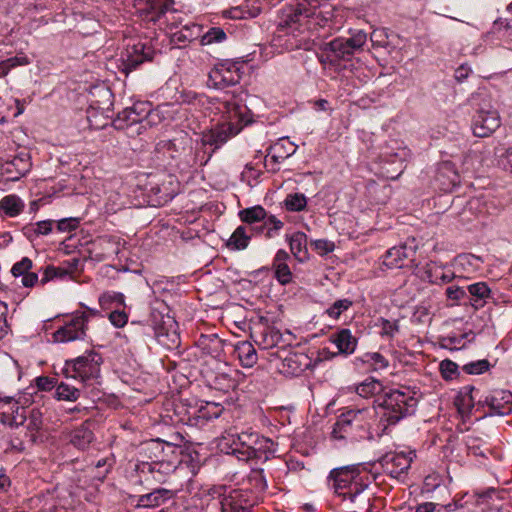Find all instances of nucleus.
<instances>
[{"mask_svg": "<svg viewBox=\"0 0 512 512\" xmlns=\"http://www.w3.org/2000/svg\"><path fill=\"white\" fill-rule=\"evenodd\" d=\"M242 91H225L219 100L218 109L223 114L224 121L210 130L202 133V144L220 148L230 138L238 135L241 130L253 122V114L243 104Z\"/></svg>", "mask_w": 512, "mask_h": 512, "instance_id": "obj_1", "label": "nucleus"}, {"mask_svg": "<svg viewBox=\"0 0 512 512\" xmlns=\"http://www.w3.org/2000/svg\"><path fill=\"white\" fill-rule=\"evenodd\" d=\"M377 414L374 406L346 409L338 415L331 431V438L352 443L372 439L370 426Z\"/></svg>", "mask_w": 512, "mask_h": 512, "instance_id": "obj_2", "label": "nucleus"}, {"mask_svg": "<svg viewBox=\"0 0 512 512\" xmlns=\"http://www.w3.org/2000/svg\"><path fill=\"white\" fill-rule=\"evenodd\" d=\"M417 400L408 393L400 390H391L386 393L379 404L381 409L378 427L380 435L387 434L390 426L396 425L400 420L412 414Z\"/></svg>", "mask_w": 512, "mask_h": 512, "instance_id": "obj_3", "label": "nucleus"}, {"mask_svg": "<svg viewBox=\"0 0 512 512\" xmlns=\"http://www.w3.org/2000/svg\"><path fill=\"white\" fill-rule=\"evenodd\" d=\"M213 496L207 503V512H251L253 506L248 495L242 490L226 491L224 487L215 489Z\"/></svg>", "mask_w": 512, "mask_h": 512, "instance_id": "obj_4", "label": "nucleus"}, {"mask_svg": "<svg viewBox=\"0 0 512 512\" xmlns=\"http://www.w3.org/2000/svg\"><path fill=\"white\" fill-rule=\"evenodd\" d=\"M360 465H346L332 469L327 476V486L333 493L346 501L348 492L363 483Z\"/></svg>", "mask_w": 512, "mask_h": 512, "instance_id": "obj_5", "label": "nucleus"}, {"mask_svg": "<svg viewBox=\"0 0 512 512\" xmlns=\"http://www.w3.org/2000/svg\"><path fill=\"white\" fill-rule=\"evenodd\" d=\"M101 363V355L94 351H89L76 359L67 360L64 366V373L66 377L86 382L99 377Z\"/></svg>", "mask_w": 512, "mask_h": 512, "instance_id": "obj_6", "label": "nucleus"}, {"mask_svg": "<svg viewBox=\"0 0 512 512\" xmlns=\"http://www.w3.org/2000/svg\"><path fill=\"white\" fill-rule=\"evenodd\" d=\"M244 61L224 60L214 65L208 75L209 83L217 89L239 84L244 74Z\"/></svg>", "mask_w": 512, "mask_h": 512, "instance_id": "obj_7", "label": "nucleus"}, {"mask_svg": "<svg viewBox=\"0 0 512 512\" xmlns=\"http://www.w3.org/2000/svg\"><path fill=\"white\" fill-rule=\"evenodd\" d=\"M313 15L314 12L304 3L287 4L278 11L277 29L293 33L300 28L304 19Z\"/></svg>", "mask_w": 512, "mask_h": 512, "instance_id": "obj_8", "label": "nucleus"}, {"mask_svg": "<svg viewBox=\"0 0 512 512\" xmlns=\"http://www.w3.org/2000/svg\"><path fill=\"white\" fill-rule=\"evenodd\" d=\"M367 35L357 31L349 38H335L327 44L331 56L337 60H349L366 43Z\"/></svg>", "mask_w": 512, "mask_h": 512, "instance_id": "obj_9", "label": "nucleus"}, {"mask_svg": "<svg viewBox=\"0 0 512 512\" xmlns=\"http://www.w3.org/2000/svg\"><path fill=\"white\" fill-rule=\"evenodd\" d=\"M88 316L85 312H76L72 318L53 333V339L58 343L83 339L86 335Z\"/></svg>", "mask_w": 512, "mask_h": 512, "instance_id": "obj_10", "label": "nucleus"}, {"mask_svg": "<svg viewBox=\"0 0 512 512\" xmlns=\"http://www.w3.org/2000/svg\"><path fill=\"white\" fill-rule=\"evenodd\" d=\"M412 453L388 452L379 459L383 471L392 478L404 481L412 463Z\"/></svg>", "mask_w": 512, "mask_h": 512, "instance_id": "obj_11", "label": "nucleus"}, {"mask_svg": "<svg viewBox=\"0 0 512 512\" xmlns=\"http://www.w3.org/2000/svg\"><path fill=\"white\" fill-rule=\"evenodd\" d=\"M416 248L403 244L390 248L383 256L382 264L388 269H413L415 263Z\"/></svg>", "mask_w": 512, "mask_h": 512, "instance_id": "obj_12", "label": "nucleus"}, {"mask_svg": "<svg viewBox=\"0 0 512 512\" xmlns=\"http://www.w3.org/2000/svg\"><path fill=\"white\" fill-rule=\"evenodd\" d=\"M155 50L148 43L137 42L128 45L122 59V71L126 74L135 70L140 64L152 61Z\"/></svg>", "mask_w": 512, "mask_h": 512, "instance_id": "obj_13", "label": "nucleus"}, {"mask_svg": "<svg viewBox=\"0 0 512 512\" xmlns=\"http://www.w3.org/2000/svg\"><path fill=\"white\" fill-rule=\"evenodd\" d=\"M501 125L499 112L494 108H480L473 118V134L484 138L493 134Z\"/></svg>", "mask_w": 512, "mask_h": 512, "instance_id": "obj_14", "label": "nucleus"}, {"mask_svg": "<svg viewBox=\"0 0 512 512\" xmlns=\"http://www.w3.org/2000/svg\"><path fill=\"white\" fill-rule=\"evenodd\" d=\"M179 461L168 460L164 462L145 461L138 465V471L146 481L164 483L166 477L175 471Z\"/></svg>", "mask_w": 512, "mask_h": 512, "instance_id": "obj_15", "label": "nucleus"}, {"mask_svg": "<svg viewBox=\"0 0 512 512\" xmlns=\"http://www.w3.org/2000/svg\"><path fill=\"white\" fill-rule=\"evenodd\" d=\"M0 422L11 427L24 425L26 409L11 397L0 398Z\"/></svg>", "mask_w": 512, "mask_h": 512, "instance_id": "obj_16", "label": "nucleus"}, {"mask_svg": "<svg viewBox=\"0 0 512 512\" xmlns=\"http://www.w3.org/2000/svg\"><path fill=\"white\" fill-rule=\"evenodd\" d=\"M149 102H136L131 107H127L118 113L113 121V125L117 129H125L128 126L142 122L145 115L149 114Z\"/></svg>", "mask_w": 512, "mask_h": 512, "instance_id": "obj_17", "label": "nucleus"}, {"mask_svg": "<svg viewBox=\"0 0 512 512\" xmlns=\"http://www.w3.org/2000/svg\"><path fill=\"white\" fill-rule=\"evenodd\" d=\"M144 451L148 455L151 462H164L168 460H178V447L162 441L160 439L151 440L144 446Z\"/></svg>", "mask_w": 512, "mask_h": 512, "instance_id": "obj_18", "label": "nucleus"}, {"mask_svg": "<svg viewBox=\"0 0 512 512\" xmlns=\"http://www.w3.org/2000/svg\"><path fill=\"white\" fill-rule=\"evenodd\" d=\"M273 445V441L269 438L253 432L245 461L257 460L262 463L266 462L274 454Z\"/></svg>", "mask_w": 512, "mask_h": 512, "instance_id": "obj_19", "label": "nucleus"}, {"mask_svg": "<svg viewBox=\"0 0 512 512\" xmlns=\"http://www.w3.org/2000/svg\"><path fill=\"white\" fill-rule=\"evenodd\" d=\"M352 492H348L346 501L355 506L356 511L361 512H377L375 511V499L369 489V485L361 483L358 487L354 486Z\"/></svg>", "mask_w": 512, "mask_h": 512, "instance_id": "obj_20", "label": "nucleus"}, {"mask_svg": "<svg viewBox=\"0 0 512 512\" xmlns=\"http://www.w3.org/2000/svg\"><path fill=\"white\" fill-rule=\"evenodd\" d=\"M297 150V146H295L292 142L281 139L279 142L274 144L268 149V154L266 155L265 165L268 167L271 165L270 170L272 172H277L279 170L278 167H275L277 164L281 163L285 159L292 156Z\"/></svg>", "mask_w": 512, "mask_h": 512, "instance_id": "obj_21", "label": "nucleus"}, {"mask_svg": "<svg viewBox=\"0 0 512 512\" xmlns=\"http://www.w3.org/2000/svg\"><path fill=\"white\" fill-rule=\"evenodd\" d=\"M31 168L29 156L27 154H20L13 159L5 161L1 165L3 175L9 181H17L24 176Z\"/></svg>", "mask_w": 512, "mask_h": 512, "instance_id": "obj_22", "label": "nucleus"}, {"mask_svg": "<svg viewBox=\"0 0 512 512\" xmlns=\"http://www.w3.org/2000/svg\"><path fill=\"white\" fill-rule=\"evenodd\" d=\"M174 416L176 423H182L191 427H198L197 401L192 404L188 399H182L174 404Z\"/></svg>", "mask_w": 512, "mask_h": 512, "instance_id": "obj_23", "label": "nucleus"}, {"mask_svg": "<svg viewBox=\"0 0 512 512\" xmlns=\"http://www.w3.org/2000/svg\"><path fill=\"white\" fill-rule=\"evenodd\" d=\"M252 435V431H243L241 433L228 432L227 436H224V439L230 442L232 454L239 460L245 461Z\"/></svg>", "mask_w": 512, "mask_h": 512, "instance_id": "obj_24", "label": "nucleus"}, {"mask_svg": "<svg viewBox=\"0 0 512 512\" xmlns=\"http://www.w3.org/2000/svg\"><path fill=\"white\" fill-rule=\"evenodd\" d=\"M174 496L172 490L157 488L152 492L140 495L136 498V508H156L164 504Z\"/></svg>", "mask_w": 512, "mask_h": 512, "instance_id": "obj_25", "label": "nucleus"}, {"mask_svg": "<svg viewBox=\"0 0 512 512\" xmlns=\"http://www.w3.org/2000/svg\"><path fill=\"white\" fill-rule=\"evenodd\" d=\"M330 340L334 343L338 349V354L350 355L352 354L356 347L358 340L355 336L352 335V332L343 328L337 331L336 333L330 336ZM337 353H332L331 357L336 356Z\"/></svg>", "mask_w": 512, "mask_h": 512, "instance_id": "obj_26", "label": "nucleus"}, {"mask_svg": "<svg viewBox=\"0 0 512 512\" xmlns=\"http://www.w3.org/2000/svg\"><path fill=\"white\" fill-rule=\"evenodd\" d=\"M289 259L290 256L285 250H278L273 260L275 278L282 285H286L292 281V272L287 265V260Z\"/></svg>", "mask_w": 512, "mask_h": 512, "instance_id": "obj_27", "label": "nucleus"}, {"mask_svg": "<svg viewBox=\"0 0 512 512\" xmlns=\"http://www.w3.org/2000/svg\"><path fill=\"white\" fill-rule=\"evenodd\" d=\"M256 233L254 226H238L228 239L226 246L230 250H243L248 247L251 236Z\"/></svg>", "mask_w": 512, "mask_h": 512, "instance_id": "obj_28", "label": "nucleus"}, {"mask_svg": "<svg viewBox=\"0 0 512 512\" xmlns=\"http://www.w3.org/2000/svg\"><path fill=\"white\" fill-rule=\"evenodd\" d=\"M94 439V433L88 423L82 424L70 433V443L80 450L89 448Z\"/></svg>", "mask_w": 512, "mask_h": 512, "instance_id": "obj_29", "label": "nucleus"}, {"mask_svg": "<svg viewBox=\"0 0 512 512\" xmlns=\"http://www.w3.org/2000/svg\"><path fill=\"white\" fill-rule=\"evenodd\" d=\"M224 408L215 402H197L198 428L203 427L209 420L218 418Z\"/></svg>", "mask_w": 512, "mask_h": 512, "instance_id": "obj_30", "label": "nucleus"}, {"mask_svg": "<svg viewBox=\"0 0 512 512\" xmlns=\"http://www.w3.org/2000/svg\"><path fill=\"white\" fill-rule=\"evenodd\" d=\"M234 354L243 367L250 368L257 363L258 355L254 346L248 341L239 342L234 349Z\"/></svg>", "mask_w": 512, "mask_h": 512, "instance_id": "obj_31", "label": "nucleus"}, {"mask_svg": "<svg viewBox=\"0 0 512 512\" xmlns=\"http://www.w3.org/2000/svg\"><path fill=\"white\" fill-rule=\"evenodd\" d=\"M467 290L471 295L473 306L475 308L483 307L491 297V290L486 282H476L468 285Z\"/></svg>", "mask_w": 512, "mask_h": 512, "instance_id": "obj_32", "label": "nucleus"}, {"mask_svg": "<svg viewBox=\"0 0 512 512\" xmlns=\"http://www.w3.org/2000/svg\"><path fill=\"white\" fill-rule=\"evenodd\" d=\"M26 430L27 436L30 442L35 443L37 441V434L43 426V415L39 409L33 408L26 414Z\"/></svg>", "mask_w": 512, "mask_h": 512, "instance_id": "obj_33", "label": "nucleus"}, {"mask_svg": "<svg viewBox=\"0 0 512 512\" xmlns=\"http://www.w3.org/2000/svg\"><path fill=\"white\" fill-rule=\"evenodd\" d=\"M502 401L505 404H509L512 401V394L505 393L504 391H495L492 395L486 396L483 400L491 410L497 414L504 415L506 413V408Z\"/></svg>", "mask_w": 512, "mask_h": 512, "instance_id": "obj_34", "label": "nucleus"}, {"mask_svg": "<svg viewBox=\"0 0 512 512\" xmlns=\"http://www.w3.org/2000/svg\"><path fill=\"white\" fill-rule=\"evenodd\" d=\"M23 209L24 203L16 195H7L0 200V211L8 217H16Z\"/></svg>", "mask_w": 512, "mask_h": 512, "instance_id": "obj_35", "label": "nucleus"}, {"mask_svg": "<svg viewBox=\"0 0 512 512\" xmlns=\"http://www.w3.org/2000/svg\"><path fill=\"white\" fill-rule=\"evenodd\" d=\"M475 388L473 386L464 387L458 395L455 397L454 404L457 407L459 413L467 414L471 411L474 406V395Z\"/></svg>", "mask_w": 512, "mask_h": 512, "instance_id": "obj_36", "label": "nucleus"}, {"mask_svg": "<svg viewBox=\"0 0 512 512\" xmlns=\"http://www.w3.org/2000/svg\"><path fill=\"white\" fill-rule=\"evenodd\" d=\"M155 338L166 349L172 350L180 345V337L176 331H170L164 327L155 328Z\"/></svg>", "mask_w": 512, "mask_h": 512, "instance_id": "obj_37", "label": "nucleus"}, {"mask_svg": "<svg viewBox=\"0 0 512 512\" xmlns=\"http://www.w3.org/2000/svg\"><path fill=\"white\" fill-rule=\"evenodd\" d=\"M200 27L196 24L185 25L179 31H176L171 36V41L175 44H184L191 42L199 36Z\"/></svg>", "mask_w": 512, "mask_h": 512, "instance_id": "obj_38", "label": "nucleus"}, {"mask_svg": "<svg viewBox=\"0 0 512 512\" xmlns=\"http://www.w3.org/2000/svg\"><path fill=\"white\" fill-rule=\"evenodd\" d=\"M307 237L304 233L297 232L290 237L289 245L292 254L299 261H303L307 254Z\"/></svg>", "mask_w": 512, "mask_h": 512, "instance_id": "obj_39", "label": "nucleus"}, {"mask_svg": "<svg viewBox=\"0 0 512 512\" xmlns=\"http://www.w3.org/2000/svg\"><path fill=\"white\" fill-rule=\"evenodd\" d=\"M382 389L383 385L380 381L369 377L356 387V393L363 398H369L379 394Z\"/></svg>", "mask_w": 512, "mask_h": 512, "instance_id": "obj_40", "label": "nucleus"}, {"mask_svg": "<svg viewBox=\"0 0 512 512\" xmlns=\"http://www.w3.org/2000/svg\"><path fill=\"white\" fill-rule=\"evenodd\" d=\"M239 218L242 222L252 225L254 223L263 221L266 219V211L260 206H253L250 208L243 209L239 212Z\"/></svg>", "mask_w": 512, "mask_h": 512, "instance_id": "obj_41", "label": "nucleus"}, {"mask_svg": "<svg viewBox=\"0 0 512 512\" xmlns=\"http://www.w3.org/2000/svg\"><path fill=\"white\" fill-rule=\"evenodd\" d=\"M468 454L475 457L487 458L490 453L488 445L478 437L469 436L466 441Z\"/></svg>", "mask_w": 512, "mask_h": 512, "instance_id": "obj_42", "label": "nucleus"}, {"mask_svg": "<svg viewBox=\"0 0 512 512\" xmlns=\"http://www.w3.org/2000/svg\"><path fill=\"white\" fill-rule=\"evenodd\" d=\"M80 390L64 382L56 386L55 398L57 400L75 402L80 397Z\"/></svg>", "mask_w": 512, "mask_h": 512, "instance_id": "obj_43", "label": "nucleus"}, {"mask_svg": "<svg viewBox=\"0 0 512 512\" xmlns=\"http://www.w3.org/2000/svg\"><path fill=\"white\" fill-rule=\"evenodd\" d=\"M442 177H447L448 185H456L459 182V175L453 163L446 161L439 165L437 171V179L441 180Z\"/></svg>", "mask_w": 512, "mask_h": 512, "instance_id": "obj_44", "label": "nucleus"}, {"mask_svg": "<svg viewBox=\"0 0 512 512\" xmlns=\"http://www.w3.org/2000/svg\"><path fill=\"white\" fill-rule=\"evenodd\" d=\"M357 360L361 361L363 364H369L373 370H382L388 367V360L380 353H366L362 357Z\"/></svg>", "mask_w": 512, "mask_h": 512, "instance_id": "obj_45", "label": "nucleus"}, {"mask_svg": "<svg viewBox=\"0 0 512 512\" xmlns=\"http://www.w3.org/2000/svg\"><path fill=\"white\" fill-rule=\"evenodd\" d=\"M306 360V357L302 354H291L283 360V367L288 368V372L297 375L304 371L301 360Z\"/></svg>", "mask_w": 512, "mask_h": 512, "instance_id": "obj_46", "label": "nucleus"}, {"mask_svg": "<svg viewBox=\"0 0 512 512\" xmlns=\"http://www.w3.org/2000/svg\"><path fill=\"white\" fill-rule=\"evenodd\" d=\"M353 302L348 298L336 300L325 313L332 319H338L341 314L352 307Z\"/></svg>", "mask_w": 512, "mask_h": 512, "instance_id": "obj_47", "label": "nucleus"}, {"mask_svg": "<svg viewBox=\"0 0 512 512\" xmlns=\"http://www.w3.org/2000/svg\"><path fill=\"white\" fill-rule=\"evenodd\" d=\"M68 276L67 270L60 266L48 265L43 272V277L40 280L41 285H45L47 282L53 279H64Z\"/></svg>", "mask_w": 512, "mask_h": 512, "instance_id": "obj_48", "label": "nucleus"}, {"mask_svg": "<svg viewBox=\"0 0 512 512\" xmlns=\"http://www.w3.org/2000/svg\"><path fill=\"white\" fill-rule=\"evenodd\" d=\"M125 300L122 293L105 292L99 297V305L102 309H110L111 304L116 303L118 306H124Z\"/></svg>", "mask_w": 512, "mask_h": 512, "instance_id": "obj_49", "label": "nucleus"}, {"mask_svg": "<svg viewBox=\"0 0 512 512\" xmlns=\"http://www.w3.org/2000/svg\"><path fill=\"white\" fill-rule=\"evenodd\" d=\"M306 205L307 200L304 194H289L285 199V206L288 211H302L305 209Z\"/></svg>", "mask_w": 512, "mask_h": 512, "instance_id": "obj_50", "label": "nucleus"}, {"mask_svg": "<svg viewBox=\"0 0 512 512\" xmlns=\"http://www.w3.org/2000/svg\"><path fill=\"white\" fill-rule=\"evenodd\" d=\"M490 367L491 364L487 359H481L464 364L462 370L469 375H480L488 371Z\"/></svg>", "mask_w": 512, "mask_h": 512, "instance_id": "obj_51", "label": "nucleus"}, {"mask_svg": "<svg viewBox=\"0 0 512 512\" xmlns=\"http://www.w3.org/2000/svg\"><path fill=\"white\" fill-rule=\"evenodd\" d=\"M493 32L501 39L512 41V22L498 19L493 24Z\"/></svg>", "mask_w": 512, "mask_h": 512, "instance_id": "obj_52", "label": "nucleus"}, {"mask_svg": "<svg viewBox=\"0 0 512 512\" xmlns=\"http://www.w3.org/2000/svg\"><path fill=\"white\" fill-rule=\"evenodd\" d=\"M442 377L445 380H453L459 376V366L452 360L445 359L439 365Z\"/></svg>", "mask_w": 512, "mask_h": 512, "instance_id": "obj_53", "label": "nucleus"}, {"mask_svg": "<svg viewBox=\"0 0 512 512\" xmlns=\"http://www.w3.org/2000/svg\"><path fill=\"white\" fill-rule=\"evenodd\" d=\"M226 39V33L222 28L213 27L210 28L202 37H201V45H209L212 43H219Z\"/></svg>", "mask_w": 512, "mask_h": 512, "instance_id": "obj_54", "label": "nucleus"}, {"mask_svg": "<svg viewBox=\"0 0 512 512\" xmlns=\"http://www.w3.org/2000/svg\"><path fill=\"white\" fill-rule=\"evenodd\" d=\"M379 326L381 328L380 335L382 337L393 338L399 332V321H390L385 318L379 319Z\"/></svg>", "mask_w": 512, "mask_h": 512, "instance_id": "obj_55", "label": "nucleus"}, {"mask_svg": "<svg viewBox=\"0 0 512 512\" xmlns=\"http://www.w3.org/2000/svg\"><path fill=\"white\" fill-rule=\"evenodd\" d=\"M430 282L434 284H445L452 281L454 273L451 271H445L443 268H435V270L429 273Z\"/></svg>", "mask_w": 512, "mask_h": 512, "instance_id": "obj_56", "label": "nucleus"}, {"mask_svg": "<svg viewBox=\"0 0 512 512\" xmlns=\"http://www.w3.org/2000/svg\"><path fill=\"white\" fill-rule=\"evenodd\" d=\"M370 40L373 47L386 48L389 46L388 33L384 28L373 30L370 35Z\"/></svg>", "mask_w": 512, "mask_h": 512, "instance_id": "obj_57", "label": "nucleus"}, {"mask_svg": "<svg viewBox=\"0 0 512 512\" xmlns=\"http://www.w3.org/2000/svg\"><path fill=\"white\" fill-rule=\"evenodd\" d=\"M263 221H265L263 225L255 226L256 233H262L266 226L271 225L272 227L268 229L266 235L268 238L272 237V230L277 231L283 227V222L277 219L274 215H266V219H264Z\"/></svg>", "mask_w": 512, "mask_h": 512, "instance_id": "obj_58", "label": "nucleus"}, {"mask_svg": "<svg viewBox=\"0 0 512 512\" xmlns=\"http://www.w3.org/2000/svg\"><path fill=\"white\" fill-rule=\"evenodd\" d=\"M33 267V262L28 257H23L20 261L16 262L12 268L11 273L14 277H22L29 272Z\"/></svg>", "mask_w": 512, "mask_h": 512, "instance_id": "obj_59", "label": "nucleus"}, {"mask_svg": "<svg viewBox=\"0 0 512 512\" xmlns=\"http://www.w3.org/2000/svg\"><path fill=\"white\" fill-rule=\"evenodd\" d=\"M311 248L314 249L319 255L324 256L331 253L335 249V244L327 239H318L311 241Z\"/></svg>", "mask_w": 512, "mask_h": 512, "instance_id": "obj_60", "label": "nucleus"}, {"mask_svg": "<svg viewBox=\"0 0 512 512\" xmlns=\"http://www.w3.org/2000/svg\"><path fill=\"white\" fill-rule=\"evenodd\" d=\"M281 338L282 335L278 330L269 329L267 332L263 333L262 344L265 348H271L276 346Z\"/></svg>", "mask_w": 512, "mask_h": 512, "instance_id": "obj_61", "label": "nucleus"}, {"mask_svg": "<svg viewBox=\"0 0 512 512\" xmlns=\"http://www.w3.org/2000/svg\"><path fill=\"white\" fill-rule=\"evenodd\" d=\"M109 320L115 327L122 328L128 322V315L124 310L116 309L110 312Z\"/></svg>", "mask_w": 512, "mask_h": 512, "instance_id": "obj_62", "label": "nucleus"}, {"mask_svg": "<svg viewBox=\"0 0 512 512\" xmlns=\"http://www.w3.org/2000/svg\"><path fill=\"white\" fill-rule=\"evenodd\" d=\"M65 270H67L68 276H72L74 273L82 270V262L77 257H72L61 264Z\"/></svg>", "mask_w": 512, "mask_h": 512, "instance_id": "obj_63", "label": "nucleus"}, {"mask_svg": "<svg viewBox=\"0 0 512 512\" xmlns=\"http://www.w3.org/2000/svg\"><path fill=\"white\" fill-rule=\"evenodd\" d=\"M249 479L254 481V486L259 490H264L267 487L266 480L263 474V469H253L249 475Z\"/></svg>", "mask_w": 512, "mask_h": 512, "instance_id": "obj_64", "label": "nucleus"}]
</instances>
